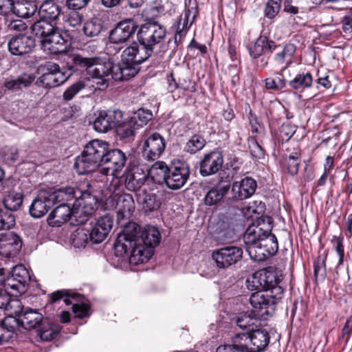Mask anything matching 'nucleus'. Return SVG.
I'll return each mask as SVG.
<instances>
[{"label":"nucleus","mask_w":352,"mask_h":352,"mask_svg":"<svg viewBox=\"0 0 352 352\" xmlns=\"http://www.w3.org/2000/svg\"><path fill=\"white\" fill-rule=\"evenodd\" d=\"M152 117L153 114L151 111L139 109L130 118L131 119L132 124H135L139 129L146 125L152 119Z\"/></svg>","instance_id":"nucleus-45"},{"label":"nucleus","mask_w":352,"mask_h":352,"mask_svg":"<svg viewBox=\"0 0 352 352\" xmlns=\"http://www.w3.org/2000/svg\"><path fill=\"white\" fill-rule=\"evenodd\" d=\"M237 326L243 330H247L245 333H249L254 330V319L250 316L243 315L239 316L236 320Z\"/></svg>","instance_id":"nucleus-56"},{"label":"nucleus","mask_w":352,"mask_h":352,"mask_svg":"<svg viewBox=\"0 0 352 352\" xmlns=\"http://www.w3.org/2000/svg\"><path fill=\"white\" fill-rule=\"evenodd\" d=\"M102 29V22L98 18L87 21L83 26V32L87 36L94 37L100 34Z\"/></svg>","instance_id":"nucleus-44"},{"label":"nucleus","mask_w":352,"mask_h":352,"mask_svg":"<svg viewBox=\"0 0 352 352\" xmlns=\"http://www.w3.org/2000/svg\"><path fill=\"white\" fill-rule=\"evenodd\" d=\"M314 277L324 280L326 276L325 258L318 256L314 263Z\"/></svg>","instance_id":"nucleus-59"},{"label":"nucleus","mask_w":352,"mask_h":352,"mask_svg":"<svg viewBox=\"0 0 352 352\" xmlns=\"http://www.w3.org/2000/svg\"><path fill=\"white\" fill-rule=\"evenodd\" d=\"M249 149L251 155L258 159H262L265 156V151L258 144L256 137L252 136L248 139Z\"/></svg>","instance_id":"nucleus-52"},{"label":"nucleus","mask_w":352,"mask_h":352,"mask_svg":"<svg viewBox=\"0 0 352 352\" xmlns=\"http://www.w3.org/2000/svg\"><path fill=\"white\" fill-rule=\"evenodd\" d=\"M271 231V225L265 224L263 221H258L257 223H252L246 230L244 234V242L246 245V251L250 248H257L259 242H261L265 236Z\"/></svg>","instance_id":"nucleus-20"},{"label":"nucleus","mask_w":352,"mask_h":352,"mask_svg":"<svg viewBox=\"0 0 352 352\" xmlns=\"http://www.w3.org/2000/svg\"><path fill=\"white\" fill-rule=\"evenodd\" d=\"M185 5L186 11L184 13V18L182 19V21H185V22H187L188 23L189 21H190V25L198 14V8L196 4H194L193 6H190V4H188L187 0L185 1Z\"/></svg>","instance_id":"nucleus-60"},{"label":"nucleus","mask_w":352,"mask_h":352,"mask_svg":"<svg viewBox=\"0 0 352 352\" xmlns=\"http://www.w3.org/2000/svg\"><path fill=\"white\" fill-rule=\"evenodd\" d=\"M35 45V39L32 36L20 33L10 38L8 46L12 54L22 56L31 52Z\"/></svg>","instance_id":"nucleus-24"},{"label":"nucleus","mask_w":352,"mask_h":352,"mask_svg":"<svg viewBox=\"0 0 352 352\" xmlns=\"http://www.w3.org/2000/svg\"><path fill=\"white\" fill-rule=\"evenodd\" d=\"M30 280L29 272L23 265H16L12 268L10 275L7 276L5 288L10 289L19 294H23Z\"/></svg>","instance_id":"nucleus-16"},{"label":"nucleus","mask_w":352,"mask_h":352,"mask_svg":"<svg viewBox=\"0 0 352 352\" xmlns=\"http://www.w3.org/2000/svg\"><path fill=\"white\" fill-rule=\"evenodd\" d=\"M91 0H65V6L72 10H79L85 8Z\"/></svg>","instance_id":"nucleus-63"},{"label":"nucleus","mask_w":352,"mask_h":352,"mask_svg":"<svg viewBox=\"0 0 352 352\" xmlns=\"http://www.w3.org/2000/svg\"><path fill=\"white\" fill-rule=\"evenodd\" d=\"M126 157L121 150L110 149L108 146L100 172L106 175L119 177L120 172L126 165Z\"/></svg>","instance_id":"nucleus-12"},{"label":"nucleus","mask_w":352,"mask_h":352,"mask_svg":"<svg viewBox=\"0 0 352 352\" xmlns=\"http://www.w3.org/2000/svg\"><path fill=\"white\" fill-rule=\"evenodd\" d=\"M43 74L38 81L45 88L58 87L65 83L72 76L71 72L60 69L58 64L46 62L43 66Z\"/></svg>","instance_id":"nucleus-9"},{"label":"nucleus","mask_w":352,"mask_h":352,"mask_svg":"<svg viewBox=\"0 0 352 352\" xmlns=\"http://www.w3.org/2000/svg\"><path fill=\"white\" fill-rule=\"evenodd\" d=\"M38 7L34 1H21L14 3L13 13L21 18L28 19L38 14Z\"/></svg>","instance_id":"nucleus-37"},{"label":"nucleus","mask_w":352,"mask_h":352,"mask_svg":"<svg viewBox=\"0 0 352 352\" xmlns=\"http://www.w3.org/2000/svg\"><path fill=\"white\" fill-rule=\"evenodd\" d=\"M113 225V217L107 214L100 217L96 223L89 229L91 241L93 243L102 242L109 235Z\"/></svg>","instance_id":"nucleus-23"},{"label":"nucleus","mask_w":352,"mask_h":352,"mask_svg":"<svg viewBox=\"0 0 352 352\" xmlns=\"http://www.w3.org/2000/svg\"><path fill=\"white\" fill-rule=\"evenodd\" d=\"M61 13V7L54 0L44 1L38 8L39 19L56 22Z\"/></svg>","instance_id":"nucleus-32"},{"label":"nucleus","mask_w":352,"mask_h":352,"mask_svg":"<svg viewBox=\"0 0 352 352\" xmlns=\"http://www.w3.org/2000/svg\"><path fill=\"white\" fill-rule=\"evenodd\" d=\"M270 336L267 331L254 329L249 333H236L232 338L236 340L246 348L247 352H260L264 350L269 344Z\"/></svg>","instance_id":"nucleus-8"},{"label":"nucleus","mask_w":352,"mask_h":352,"mask_svg":"<svg viewBox=\"0 0 352 352\" xmlns=\"http://www.w3.org/2000/svg\"><path fill=\"white\" fill-rule=\"evenodd\" d=\"M243 255L242 248L230 245L214 250L212 253V258L219 269H228L239 262Z\"/></svg>","instance_id":"nucleus-11"},{"label":"nucleus","mask_w":352,"mask_h":352,"mask_svg":"<svg viewBox=\"0 0 352 352\" xmlns=\"http://www.w3.org/2000/svg\"><path fill=\"white\" fill-rule=\"evenodd\" d=\"M34 80L35 76L32 74L23 73L18 76H10L5 78L3 87L11 92L19 93L29 87Z\"/></svg>","instance_id":"nucleus-30"},{"label":"nucleus","mask_w":352,"mask_h":352,"mask_svg":"<svg viewBox=\"0 0 352 352\" xmlns=\"http://www.w3.org/2000/svg\"><path fill=\"white\" fill-rule=\"evenodd\" d=\"M223 164L222 153L212 151L205 154L199 163V173L203 177L212 175L221 169Z\"/></svg>","instance_id":"nucleus-21"},{"label":"nucleus","mask_w":352,"mask_h":352,"mask_svg":"<svg viewBox=\"0 0 352 352\" xmlns=\"http://www.w3.org/2000/svg\"><path fill=\"white\" fill-rule=\"evenodd\" d=\"M74 208L68 204H59L55 208L47 217V223L51 226L59 227L62 224L70 221L72 225L83 224L85 222H80L78 217H74Z\"/></svg>","instance_id":"nucleus-18"},{"label":"nucleus","mask_w":352,"mask_h":352,"mask_svg":"<svg viewBox=\"0 0 352 352\" xmlns=\"http://www.w3.org/2000/svg\"><path fill=\"white\" fill-rule=\"evenodd\" d=\"M170 167L162 161L155 162L148 170H146L148 178L150 177L155 184H166V180Z\"/></svg>","instance_id":"nucleus-35"},{"label":"nucleus","mask_w":352,"mask_h":352,"mask_svg":"<svg viewBox=\"0 0 352 352\" xmlns=\"http://www.w3.org/2000/svg\"><path fill=\"white\" fill-rule=\"evenodd\" d=\"M23 195L21 192H9L3 199V205L7 212L18 210L22 206Z\"/></svg>","instance_id":"nucleus-39"},{"label":"nucleus","mask_w":352,"mask_h":352,"mask_svg":"<svg viewBox=\"0 0 352 352\" xmlns=\"http://www.w3.org/2000/svg\"><path fill=\"white\" fill-rule=\"evenodd\" d=\"M135 50L129 45L122 51L121 60L116 64L113 72L114 80H128L138 74L140 69V65L147 59Z\"/></svg>","instance_id":"nucleus-7"},{"label":"nucleus","mask_w":352,"mask_h":352,"mask_svg":"<svg viewBox=\"0 0 352 352\" xmlns=\"http://www.w3.org/2000/svg\"><path fill=\"white\" fill-rule=\"evenodd\" d=\"M278 250V241L276 236L270 232L265 236L259 242L257 248H250L248 254L250 258L258 262L265 261L268 257L274 255Z\"/></svg>","instance_id":"nucleus-13"},{"label":"nucleus","mask_w":352,"mask_h":352,"mask_svg":"<svg viewBox=\"0 0 352 352\" xmlns=\"http://www.w3.org/2000/svg\"><path fill=\"white\" fill-rule=\"evenodd\" d=\"M56 23L38 19L32 25L33 33L41 38L44 51L52 54L65 53L69 46V41L60 32Z\"/></svg>","instance_id":"nucleus-4"},{"label":"nucleus","mask_w":352,"mask_h":352,"mask_svg":"<svg viewBox=\"0 0 352 352\" xmlns=\"http://www.w3.org/2000/svg\"><path fill=\"white\" fill-rule=\"evenodd\" d=\"M5 310L8 311L10 315H14L17 322L19 321V315L25 311L21 300L12 298H10V302L8 306L6 307Z\"/></svg>","instance_id":"nucleus-51"},{"label":"nucleus","mask_w":352,"mask_h":352,"mask_svg":"<svg viewBox=\"0 0 352 352\" xmlns=\"http://www.w3.org/2000/svg\"><path fill=\"white\" fill-rule=\"evenodd\" d=\"M265 87L267 90L280 91L286 87L284 76L277 75L276 78H267L264 80Z\"/></svg>","instance_id":"nucleus-47"},{"label":"nucleus","mask_w":352,"mask_h":352,"mask_svg":"<svg viewBox=\"0 0 352 352\" xmlns=\"http://www.w3.org/2000/svg\"><path fill=\"white\" fill-rule=\"evenodd\" d=\"M72 65L68 67L69 70H86L87 73L96 79L99 89H106L111 80H114L113 72L116 64L109 58H87L81 55H74Z\"/></svg>","instance_id":"nucleus-3"},{"label":"nucleus","mask_w":352,"mask_h":352,"mask_svg":"<svg viewBox=\"0 0 352 352\" xmlns=\"http://www.w3.org/2000/svg\"><path fill=\"white\" fill-rule=\"evenodd\" d=\"M73 312L76 314V317L82 319L89 316V307L85 303L74 304L72 306Z\"/></svg>","instance_id":"nucleus-62"},{"label":"nucleus","mask_w":352,"mask_h":352,"mask_svg":"<svg viewBox=\"0 0 352 352\" xmlns=\"http://www.w3.org/2000/svg\"><path fill=\"white\" fill-rule=\"evenodd\" d=\"M122 118L123 113L119 109L101 111L94 120L93 127L96 131L105 133L116 129Z\"/></svg>","instance_id":"nucleus-14"},{"label":"nucleus","mask_w":352,"mask_h":352,"mask_svg":"<svg viewBox=\"0 0 352 352\" xmlns=\"http://www.w3.org/2000/svg\"><path fill=\"white\" fill-rule=\"evenodd\" d=\"M285 164L289 174L292 175H296L298 172L300 164L299 155L296 153L295 155H289L285 158Z\"/></svg>","instance_id":"nucleus-55"},{"label":"nucleus","mask_w":352,"mask_h":352,"mask_svg":"<svg viewBox=\"0 0 352 352\" xmlns=\"http://www.w3.org/2000/svg\"><path fill=\"white\" fill-rule=\"evenodd\" d=\"M230 188V184H221L211 188L204 197V204L208 206L218 204L228 192Z\"/></svg>","instance_id":"nucleus-34"},{"label":"nucleus","mask_w":352,"mask_h":352,"mask_svg":"<svg viewBox=\"0 0 352 352\" xmlns=\"http://www.w3.org/2000/svg\"><path fill=\"white\" fill-rule=\"evenodd\" d=\"M136 28L137 26L132 20L121 21L111 30L109 39L113 43L123 44L134 34Z\"/></svg>","instance_id":"nucleus-28"},{"label":"nucleus","mask_w":352,"mask_h":352,"mask_svg":"<svg viewBox=\"0 0 352 352\" xmlns=\"http://www.w3.org/2000/svg\"><path fill=\"white\" fill-rule=\"evenodd\" d=\"M281 0H267L265 8V16L268 19H274L279 12Z\"/></svg>","instance_id":"nucleus-53"},{"label":"nucleus","mask_w":352,"mask_h":352,"mask_svg":"<svg viewBox=\"0 0 352 352\" xmlns=\"http://www.w3.org/2000/svg\"><path fill=\"white\" fill-rule=\"evenodd\" d=\"M206 145L205 139L199 135H194L186 142L184 150L191 154L196 153L201 150Z\"/></svg>","instance_id":"nucleus-46"},{"label":"nucleus","mask_w":352,"mask_h":352,"mask_svg":"<svg viewBox=\"0 0 352 352\" xmlns=\"http://www.w3.org/2000/svg\"><path fill=\"white\" fill-rule=\"evenodd\" d=\"M136 200L139 205L142 206V209L146 212H152L158 209L161 205V202L157 199L155 193H148L142 191L136 193Z\"/></svg>","instance_id":"nucleus-36"},{"label":"nucleus","mask_w":352,"mask_h":352,"mask_svg":"<svg viewBox=\"0 0 352 352\" xmlns=\"http://www.w3.org/2000/svg\"><path fill=\"white\" fill-rule=\"evenodd\" d=\"M266 42L267 37L261 36L254 43L249 45V53L254 59L260 58L265 52V45H266Z\"/></svg>","instance_id":"nucleus-43"},{"label":"nucleus","mask_w":352,"mask_h":352,"mask_svg":"<svg viewBox=\"0 0 352 352\" xmlns=\"http://www.w3.org/2000/svg\"><path fill=\"white\" fill-rule=\"evenodd\" d=\"M47 190L54 205L68 204L74 207V217L79 218L80 222H86L95 212L98 205V199L88 182L80 187L65 186Z\"/></svg>","instance_id":"nucleus-2"},{"label":"nucleus","mask_w":352,"mask_h":352,"mask_svg":"<svg viewBox=\"0 0 352 352\" xmlns=\"http://www.w3.org/2000/svg\"><path fill=\"white\" fill-rule=\"evenodd\" d=\"M85 87V83L82 80H79L72 84L63 93V99L66 101L71 100L76 94L80 92V91L83 89Z\"/></svg>","instance_id":"nucleus-54"},{"label":"nucleus","mask_w":352,"mask_h":352,"mask_svg":"<svg viewBox=\"0 0 352 352\" xmlns=\"http://www.w3.org/2000/svg\"><path fill=\"white\" fill-rule=\"evenodd\" d=\"M276 276L275 281L272 284H268L269 288H266L264 292L265 294L269 296V299L273 300L274 305L281 299L283 294V288L278 285L282 280V274L280 271H276Z\"/></svg>","instance_id":"nucleus-38"},{"label":"nucleus","mask_w":352,"mask_h":352,"mask_svg":"<svg viewBox=\"0 0 352 352\" xmlns=\"http://www.w3.org/2000/svg\"><path fill=\"white\" fill-rule=\"evenodd\" d=\"M77 295V294L70 293L66 289L58 290L50 294V300L52 303H54L63 298L65 303L69 305L72 303L70 298H74Z\"/></svg>","instance_id":"nucleus-49"},{"label":"nucleus","mask_w":352,"mask_h":352,"mask_svg":"<svg viewBox=\"0 0 352 352\" xmlns=\"http://www.w3.org/2000/svg\"><path fill=\"white\" fill-rule=\"evenodd\" d=\"M15 225V217L11 212L0 209V230H10Z\"/></svg>","instance_id":"nucleus-50"},{"label":"nucleus","mask_w":352,"mask_h":352,"mask_svg":"<svg viewBox=\"0 0 352 352\" xmlns=\"http://www.w3.org/2000/svg\"><path fill=\"white\" fill-rule=\"evenodd\" d=\"M109 144L105 141L94 140L84 148L80 156H78L74 168L79 175H85L95 171L102 166L104 155L107 154Z\"/></svg>","instance_id":"nucleus-5"},{"label":"nucleus","mask_w":352,"mask_h":352,"mask_svg":"<svg viewBox=\"0 0 352 352\" xmlns=\"http://www.w3.org/2000/svg\"><path fill=\"white\" fill-rule=\"evenodd\" d=\"M21 247L22 241L14 232H9L0 235V253L5 256H15Z\"/></svg>","instance_id":"nucleus-26"},{"label":"nucleus","mask_w":352,"mask_h":352,"mask_svg":"<svg viewBox=\"0 0 352 352\" xmlns=\"http://www.w3.org/2000/svg\"><path fill=\"white\" fill-rule=\"evenodd\" d=\"M296 47L292 43L286 44L281 51L276 53L273 57V60L275 65H281L285 63V65L279 71L275 73L276 75L283 76V73L293 63V56L295 54Z\"/></svg>","instance_id":"nucleus-31"},{"label":"nucleus","mask_w":352,"mask_h":352,"mask_svg":"<svg viewBox=\"0 0 352 352\" xmlns=\"http://www.w3.org/2000/svg\"><path fill=\"white\" fill-rule=\"evenodd\" d=\"M189 27L190 25H188L187 22H185V21H182V17L178 20L175 34V43L177 45L182 43Z\"/></svg>","instance_id":"nucleus-57"},{"label":"nucleus","mask_w":352,"mask_h":352,"mask_svg":"<svg viewBox=\"0 0 352 352\" xmlns=\"http://www.w3.org/2000/svg\"><path fill=\"white\" fill-rule=\"evenodd\" d=\"M54 206L47 189L39 190L37 196L30 206V214L34 218H41Z\"/></svg>","instance_id":"nucleus-27"},{"label":"nucleus","mask_w":352,"mask_h":352,"mask_svg":"<svg viewBox=\"0 0 352 352\" xmlns=\"http://www.w3.org/2000/svg\"><path fill=\"white\" fill-rule=\"evenodd\" d=\"M166 146V140L160 133H146L143 136L142 156L148 161L157 160L164 152Z\"/></svg>","instance_id":"nucleus-10"},{"label":"nucleus","mask_w":352,"mask_h":352,"mask_svg":"<svg viewBox=\"0 0 352 352\" xmlns=\"http://www.w3.org/2000/svg\"><path fill=\"white\" fill-rule=\"evenodd\" d=\"M165 27L157 23H148L141 25L138 32L139 43L133 42L129 46L148 59L153 53L155 45L160 43L165 38Z\"/></svg>","instance_id":"nucleus-6"},{"label":"nucleus","mask_w":352,"mask_h":352,"mask_svg":"<svg viewBox=\"0 0 352 352\" xmlns=\"http://www.w3.org/2000/svg\"><path fill=\"white\" fill-rule=\"evenodd\" d=\"M43 321V315L36 309L27 308L19 315L18 323L24 329L31 330L40 327Z\"/></svg>","instance_id":"nucleus-33"},{"label":"nucleus","mask_w":352,"mask_h":352,"mask_svg":"<svg viewBox=\"0 0 352 352\" xmlns=\"http://www.w3.org/2000/svg\"><path fill=\"white\" fill-rule=\"evenodd\" d=\"M116 129L117 133L122 138H130L134 135L136 130L138 129L135 124H132L131 118L126 122H119Z\"/></svg>","instance_id":"nucleus-48"},{"label":"nucleus","mask_w":352,"mask_h":352,"mask_svg":"<svg viewBox=\"0 0 352 352\" xmlns=\"http://www.w3.org/2000/svg\"><path fill=\"white\" fill-rule=\"evenodd\" d=\"M71 241L75 248H84L91 241L89 229L78 228L71 234Z\"/></svg>","instance_id":"nucleus-41"},{"label":"nucleus","mask_w":352,"mask_h":352,"mask_svg":"<svg viewBox=\"0 0 352 352\" xmlns=\"http://www.w3.org/2000/svg\"><path fill=\"white\" fill-rule=\"evenodd\" d=\"M116 209L119 224H122V221L130 219L135 210V203L132 195L124 193L117 196Z\"/></svg>","instance_id":"nucleus-29"},{"label":"nucleus","mask_w":352,"mask_h":352,"mask_svg":"<svg viewBox=\"0 0 352 352\" xmlns=\"http://www.w3.org/2000/svg\"><path fill=\"white\" fill-rule=\"evenodd\" d=\"M257 188L255 179L250 177H245L240 181L233 182L232 193L233 200H243L252 197Z\"/></svg>","instance_id":"nucleus-25"},{"label":"nucleus","mask_w":352,"mask_h":352,"mask_svg":"<svg viewBox=\"0 0 352 352\" xmlns=\"http://www.w3.org/2000/svg\"><path fill=\"white\" fill-rule=\"evenodd\" d=\"M276 277V270L273 267L257 271L246 280L247 288L251 291L265 292L266 288H269L268 284L275 281Z\"/></svg>","instance_id":"nucleus-17"},{"label":"nucleus","mask_w":352,"mask_h":352,"mask_svg":"<svg viewBox=\"0 0 352 352\" xmlns=\"http://www.w3.org/2000/svg\"><path fill=\"white\" fill-rule=\"evenodd\" d=\"M269 296L263 291L252 293L250 297L252 312L254 316L259 320H265L274 310L275 305Z\"/></svg>","instance_id":"nucleus-15"},{"label":"nucleus","mask_w":352,"mask_h":352,"mask_svg":"<svg viewBox=\"0 0 352 352\" xmlns=\"http://www.w3.org/2000/svg\"><path fill=\"white\" fill-rule=\"evenodd\" d=\"M13 333L14 327L12 326L8 327L5 320L0 327V342H8L12 338Z\"/></svg>","instance_id":"nucleus-61"},{"label":"nucleus","mask_w":352,"mask_h":352,"mask_svg":"<svg viewBox=\"0 0 352 352\" xmlns=\"http://www.w3.org/2000/svg\"><path fill=\"white\" fill-rule=\"evenodd\" d=\"M7 28L9 31L23 32L28 29V26L22 20H12L7 23Z\"/></svg>","instance_id":"nucleus-64"},{"label":"nucleus","mask_w":352,"mask_h":352,"mask_svg":"<svg viewBox=\"0 0 352 352\" xmlns=\"http://www.w3.org/2000/svg\"><path fill=\"white\" fill-rule=\"evenodd\" d=\"M38 335L41 340L50 341L55 338L60 331V327L58 325L48 323L44 320L40 325Z\"/></svg>","instance_id":"nucleus-42"},{"label":"nucleus","mask_w":352,"mask_h":352,"mask_svg":"<svg viewBox=\"0 0 352 352\" xmlns=\"http://www.w3.org/2000/svg\"><path fill=\"white\" fill-rule=\"evenodd\" d=\"M313 78L309 72L298 74L295 78L289 82V87L295 90H304L311 87Z\"/></svg>","instance_id":"nucleus-40"},{"label":"nucleus","mask_w":352,"mask_h":352,"mask_svg":"<svg viewBox=\"0 0 352 352\" xmlns=\"http://www.w3.org/2000/svg\"><path fill=\"white\" fill-rule=\"evenodd\" d=\"M216 352H247V351L245 346L239 343L237 340L236 341L232 340L231 344L220 345L217 348Z\"/></svg>","instance_id":"nucleus-58"},{"label":"nucleus","mask_w":352,"mask_h":352,"mask_svg":"<svg viewBox=\"0 0 352 352\" xmlns=\"http://www.w3.org/2000/svg\"><path fill=\"white\" fill-rule=\"evenodd\" d=\"M125 188L133 192H136L144 185L148 179V174L139 166H129L124 175Z\"/></svg>","instance_id":"nucleus-22"},{"label":"nucleus","mask_w":352,"mask_h":352,"mask_svg":"<svg viewBox=\"0 0 352 352\" xmlns=\"http://www.w3.org/2000/svg\"><path fill=\"white\" fill-rule=\"evenodd\" d=\"M161 234L158 229L146 226L140 232V228L135 222L124 226L115 243V250L118 256H124L130 252L129 263L139 265L147 262L154 253V248L160 243Z\"/></svg>","instance_id":"nucleus-1"},{"label":"nucleus","mask_w":352,"mask_h":352,"mask_svg":"<svg viewBox=\"0 0 352 352\" xmlns=\"http://www.w3.org/2000/svg\"><path fill=\"white\" fill-rule=\"evenodd\" d=\"M190 176V169L187 164L179 163L170 166L166 176V186L171 190H178L187 182Z\"/></svg>","instance_id":"nucleus-19"}]
</instances>
